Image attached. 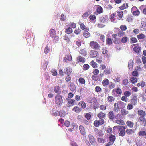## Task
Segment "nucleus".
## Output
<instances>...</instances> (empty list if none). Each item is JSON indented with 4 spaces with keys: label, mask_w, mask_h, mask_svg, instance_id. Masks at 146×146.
I'll return each mask as SVG.
<instances>
[{
    "label": "nucleus",
    "mask_w": 146,
    "mask_h": 146,
    "mask_svg": "<svg viewBox=\"0 0 146 146\" xmlns=\"http://www.w3.org/2000/svg\"><path fill=\"white\" fill-rule=\"evenodd\" d=\"M137 114L139 116V122L142 123L144 126H146V119L145 117L146 115L145 112L143 110H139L137 111Z\"/></svg>",
    "instance_id": "nucleus-1"
},
{
    "label": "nucleus",
    "mask_w": 146,
    "mask_h": 146,
    "mask_svg": "<svg viewBox=\"0 0 146 146\" xmlns=\"http://www.w3.org/2000/svg\"><path fill=\"white\" fill-rule=\"evenodd\" d=\"M127 126H115L113 127V132L116 129L118 130V132H120L119 135L122 137L124 136L125 134V129Z\"/></svg>",
    "instance_id": "nucleus-2"
},
{
    "label": "nucleus",
    "mask_w": 146,
    "mask_h": 146,
    "mask_svg": "<svg viewBox=\"0 0 146 146\" xmlns=\"http://www.w3.org/2000/svg\"><path fill=\"white\" fill-rule=\"evenodd\" d=\"M89 45L92 49L95 50L100 49V46L98 43L94 41H90L89 43Z\"/></svg>",
    "instance_id": "nucleus-3"
},
{
    "label": "nucleus",
    "mask_w": 146,
    "mask_h": 146,
    "mask_svg": "<svg viewBox=\"0 0 146 146\" xmlns=\"http://www.w3.org/2000/svg\"><path fill=\"white\" fill-rule=\"evenodd\" d=\"M55 101L58 105H60L63 102V100L62 96L60 94L57 95L55 97Z\"/></svg>",
    "instance_id": "nucleus-4"
},
{
    "label": "nucleus",
    "mask_w": 146,
    "mask_h": 146,
    "mask_svg": "<svg viewBox=\"0 0 146 146\" xmlns=\"http://www.w3.org/2000/svg\"><path fill=\"white\" fill-rule=\"evenodd\" d=\"M132 46L133 47L134 46L133 48V50L134 52L137 54H139L140 53L141 50V48L139 46L138 44H134L132 45Z\"/></svg>",
    "instance_id": "nucleus-5"
},
{
    "label": "nucleus",
    "mask_w": 146,
    "mask_h": 146,
    "mask_svg": "<svg viewBox=\"0 0 146 146\" xmlns=\"http://www.w3.org/2000/svg\"><path fill=\"white\" fill-rule=\"evenodd\" d=\"M98 54V52L95 50H91L89 53V56L91 58H95L96 57Z\"/></svg>",
    "instance_id": "nucleus-6"
},
{
    "label": "nucleus",
    "mask_w": 146,
    "mask_h": 146,
    "mask_svg": "<svg viewBox=\"0 0 146 146\" xmlns=\"http://www.w3.org/2000/svg\"><path fill=\"white\" fill-rule=\"evenodd\" d=\"M108 117L110 119L112 120L114 119L115 116L114 112L112 111L111 110L109 112Z\"/></svg>",
    "instance_id": "nucleus-7"
},
{
    "label": "nucleus",
    "mask_w": 146,
    "mask_h": 146,
    "mask_svg": "<svg viewBox=\"0 0 146 146\" xmlns=\"http://www.w3.org/2000/svg\"><path fill=\"white\" fill-rule=\"evenodd\" d=\"M76 61L78 63L80 62L83 63L85 62V59L84 57L79 56L77 58Z\"/></svg>",
    "instance_id": "nucleus-8"
},
{
    "label": "nucleus",
    "mask_w": 146,
    "mask_h": 146,
    "mask_svg": "<svg viewBox=\"0 0 146 146\" xmlns=\"http://www.w3.org/2000/svg\"><path fill=\"white\" fill-rule=\"evenodd\" d=\"M140 30L142 31H146V23H141L139 27Z\"/></svg>",
    "instance_id": "nucleus-9"
},
{
    "label": "nucleus",
    "mask_w": 146,
    "mask_h": 146,
    "mask_svg": "<svg viewBox=\"0 0 146 146\" xmlns=\"http://www.w3.org/2000/svg\"><path fill=\"white\" fill-rule=\"evenodd\" d=\"M72 69L70 67H67L64 69V72L67 74H69L72 73Z\"/></svg>",
    "instance_id": "nucleus-10"
},
{
    "label": "nucleus",
    "mask_w": 146,
    "mask_h": 146,
    "mask_svg": "<svg viewBox=\"0 0 146 146\" xmlns=\"http://www.w3.org/2000/svg\"><path fill=\"white\" fill-rule=\"evenodd\" d=\"M128 66L130 70H132L133 66V62L132 60H130L129 61L128 63Z\"/></svg>",
    "instance_id": "nucleus-11"
},
{
    "label": "nucleus",
    "mask_w": 146,
    "mask_h": 146,
    "mask_svg": "<svg viewBox=\"0 0 146 146\" xmlns=\"http://www.w3.org/2000/svg\"><path fill=\"white\" fill-rule=\"evenodd\" d=\"M87 101L90 103L95 102L96 101V99L94 97H88L87 99Z\"/></svg>",
    "instance_id": "nucleus-12"
},
{
    "label": "nucleus",
    "mask_w": 146,
    "mask_h": 146,
    "mask_svg": "<svg viewBox=\"0 0 146 146\" xmlns=\"http://www.w3.org/2000/svg\"><path fill=\"white\" fill-rule=\"evenodd\" d=\"M63 60L65 62H67V60L72 61V57L71 55H67V57H64Z\"/></svg>",
    "instance_id": "nucleus-13"
},
{
    "label": "nucleus",
    "mask_w": 146,
    "mask_h": 146,
    "mask_svg": "<svg viewBox=\"0 0 146 146\" xmlns=\"http://www.w3.org/2000/svg\"><path fill=\"white\" fill-rule=\"evenodd\" d=\"M72 110L76 113H78L81 111L82 109L78 106H76L72 109Z\"/></svg>",
    "instance_id": "nucleus-14"
},
{
    "label": "nucleus",
    "mask_w": 146,
    "mask_h": 146,
    "mask_svg": "<svg viewBox=\"0 0 146 146\" xmlns=\"http://www.w3.org/2000/svg\"><path fill=\"white\" fill-rule=\"evenodd\" d=\"M89 140L91 144L92 145L94 144L95 141L94 137L91 135L90 134L88 135Z\"/></svg>",
    "instance_id": "nucleus-15"
},
{
    "label": "nucleus",
    "mask_w": 146,
    "mask_h": 146,
    "mask_svg": "<svg viewBox=\"0 0 146 146\" xmlns=\"http://www.w3.org/2000/svg\"><path fill=\"white\" fill-rule=\"evenodd\" d=\"M88 31L86 30L83 33V35L85 38H88L90 36V34Z\"/></svg>",
    "instance_id": "nucleus-16"
},
{
    "label": "nucleus",
    "mask_w": 146,
    "mask_h": 146,
    "mask_svg": "<svg viewBox=\"0 0 146 146\" xmlns=\"http://www.w3.org/2000/svg\"><path fill=\"white\" fill-rule=\"evenodd\" d=\"M80 53L84 56H86L87 54V49L85 48L82 49L80 52Z\"/></svg>",
    "instance_id": "nucleus-17"
},
{
    "label": "nucleus",
    "mask_w": 146,
    "mask_h": 146,
    "mask_svg": "<svg viewBox=\"0 0 146 146\" xmlns=\"http://www.w3.org/2000/svg\"><path fill=\"white\" fill-rule=\"evenodd\" d=\"M96 8V11L98 14H100L102 13L103 11L102 7L100 6L97 5Z\"/></svg>",
    "instance_id": "nucleus-18"
},
{
    "label": "nucleus",
    "mask_w": 146,
    "mask_h": 146,
    "mask_svg": "<svg viewBox=\"0 0 146 146\" xmlns=\"http://www.w3.org/2000/svg\"><path fill=\"white\" fill-rule=\"evenodd\" d=\"M110 81L108 79H105L102 82V84L103 86L105 87L109 84Z\"/></svg>",
    "instance_id": "nucleus-19"
},
{
    "label": "nucleus",
    "mask_w": 146,
    "mask_h": 146,
    "mask_svg": "<svg viewBox=\"0 0 146 146\" xmlns=\"http://www.w3.org/2000/svg\"><path fill=\"white\" fill-rule=\"evenodd\" d=\"M66 100L68 101V104L72 106L76 102L75 100L74 99H68V98H67Z\"/></svg>",
    "instance_id": "nucleus-20"
},
{
    "label": "nucleus",
    "mask_w": 146,
    "mask_h": 146,
    "mask_svg": "<svg viewBox=\"0 0 146 146\" xmlns=\"http://www.w3.org/2000/svg\"><path fill=\"white\" fill-rule=\"evenodd\" d=\"M92 79V80L98 81L100 80V78L99 76H98V75L93 74L91 77Z\"/></svg>",
    "instance_id": "nucleus-21"
},
{
    "label": "nucleus",
    "mask_w": 146,
    "mask_h": 146,
    "mask_svg": "<svg viewBox=\"0 0 146 146\" xmlns=\"http://www.w3.org/2000/svg\"><path fill=\"white\" fill-rule=\"evenodd\" d=\"M97 116L100 119H102L105 117L106 114L103 112H100L98 114Z\"/></svg>",
    "instance_id": "nucleus-22"
},
{
    "label": "nucleus",
    "mask_w": 146,
    "mask_h": 146,
    "mask_svg": "<svg viewBox=\"0 0 146 146\" xmlns=\"http://www.w3.org/2000/svg\"><path fill=\"white\" fill-rule=\"evenodd\" d=\"M145 37V35L143 33H140L137 36V37L139 40L144 39Z\"/></svg>",
    "instance_id": "nucleus-23"
},
{
    "label": "nucleus",
    "mask_w": 146,
    "mask_h": 146,
    "mask_svg": "<svg viewBox=\"0 0 146 146\" xmlns=\"http://www.w3.org/2000/svg\"><path fill=\"white\" fill-rule=\"evenodd\" d=\"M55 92L56 93L59 94L61 93V91L60 87L58 86H55L54 88Z\"/></svg>",
    "instance_id": "nucleus-24"
},
{
    "label": "nucleus",
    "mask_w": 146,
    "mask_h": 146,
    "mask_svg": "<svg viewBox=\"0 0 146 146\" xmlns=\"http://www.w3.org/2000/svg\"><path fill=\"white\" fill-rule=\"evenodd\" d=\"M56 34V31L53 29H51L50 31V35L51 37H53Z\"/></svg>",
    "instance_id": "nucleus-25"
},
{
    "label": "nucleus",
    "mask_w": 146,
    "mask_h": 146,
    "mask_svg": "<svg viewBox=\"0 0 146 146\" xmlns=\"http://www.w3.org/2000/svg\"><path fill=\"white\" fill-rule=\"evenodd\" d=\"M115 123L120 125H124L125 123L124 120L121 119L115 120Z\"/></svg>",
    "instance_id": "nucleus-26"
},
{
    "label": "nucleus",
    "mask_w": 146,
    "mask_h": 146,
    "mask_svg": "<svg viewBox=\"0 0 146 146\" xmlns=\"http://www.w3.org/2000/svg\"><path fill=\"white\" fill-rule=\"evenodd\" d=\"M117 29L119 31V32L117 33L118 36L121 37L125 35V32L123 31H121L119 28H117Z\"/></svg>",
    "instance_id": "nucleus-27"
},
{
    "label": "nucleus",
    "mask_w": 146,
    "mask_h": 146,
    "mask_svg": "<svg viewBox=\"0 0 146 146\" xmlns=\"http://www.w3.org/2000/svg\"><path fill=\"white\" fill-rule=\"evenodd\" d=\"M80 27L81 29L82 30L85 31L87 30H89V29H88L87 27L83 23H82L80 24Z\"/></svg>",
    "instance_id": "nucleus-28"
},
{
    "label": "nucleus",
    "mask_w": 146,
    "mask_h": 146,
    "mask_svg": "<svg viewBox=\"0 0 146 146\" xmlns=\"http://www.w3.org/2000/svg\"><path fill=\"white\" fill-rule=\"evenodd\" d=\"M80 130L81 134L84 135L85 134V132L84 127L82 125L80 126L79 127Z\"/></svg>",
    "instance_id": "nucleus-29"
},
{
    "label": "nucleus",
    "mask_w": 146,
    "mask_h": 146,
    "mask_svg": "<svg viewBox=\"0 0 146 146\" xmlns=\"http://www.w3.org/2000/svg\"><path fill=\"white\" fill-rule=\"evenodd\" d=\"M115 98L111 96H108L107 98L108 102H111L114 101Z\"/></svg>",
    "instance_id": "nucleus-30"
},
{
    "label": "nucleus",
    "mask_w": 146,
    "mask_h": 146,
    "mask_svg": "<svg viewBox=\"0 0 146 146\" xmlns=\"http://www.w3.org/2000/svg\"><path fill=\"white\" fill-rule=\"evenodd\" d=\"M138 134L140 136L142 137L145 135V138L146 139V131H141L138 132Z\"/></svg>",
    "instance_id": "nucleus-31"
},
{
    "label": "nucleus",
    "mask_w": 146,
    "mask_h": 146,
    "mask_svg": "<svg viewBox=\"0 0 146 146\" xmlns=\"http://www.w3.org/2000/svg\"><path fill=\"white\" fill-rule=\"evenodd\" d=\"M123 15V13L122 11L121 10L117 11V15L119 17V18L120 19L122 18Z\"/></svg>",
    "instance_id": "nucleus-32"
},
{
    "label": "nucleus",
    "mask_w": 146,
    "mask_h": 146,
    "mask_svg": "<svg viewBox=\"0 0 146 146\" xmlns=\"http://www.w3.org/2000/svg\"><path fill=\"white\" fill-rule=\"evenodd\" d=\"M114 91H115L116 93L118 95H121L122 93V90L121 89L119 88L113 89L112 92H113Z\"/></svg>",
    "instance_id": "nucleus-33"
},
{
    "label": "nucleus",
    "mask_w": 146,
    "mask_h": 146,
    "mask_svg": "<svg viewBox=\"0 0 146 146\" xmlns=\"http://www.w3.org/2000/svg\"><path fill=\"white\" fill-rule=\"evenodd\" d=\"M127 125L130 128H132L133 127L134 123L133 122L130 121H127L126 123Z\"/></svg>",
    "instance_id": "nucleus-34"
},
{
    "label": "nucleus",
    "mask_w": 146,
    "mask_h": 146,
    "mask_svg": "<svg viewBox=\"0 0 146 146\" xmlns=\"http://www.w3.org/2000/svg\"><path fill=\"white\" fill-rule=\"evenodd\" d=\"M119 106H118V103H115L114 104V107L113 108V110L115 111H118L119 108Z\"/></svg>",
    "instance_id": "nucleus-35"
},
{
    "label": "nucleus",
    "mask_w": 146,
    "mask_h": 146,
    "mask_svg": "<svg viewBox=\"0 0 146 146\" xmlns=\"http://www.w3.org/2000/svg\"><path fill=\"white\" fill-rule=\"evenodd\" d=\"M90 64L94 68H96L97 67V64L93 60L91 61L90 62Z\"/></svg>",
    "instance_id": "nucleus-36"
},
{
    "label": "nucleus",
    "mask_w": 146,
    "mask_h": 146,
    "mask_svg": "<svg viewBox=\"0 0 146 146\" xmlns=\"http://www.w3.org/2000/svg\"><path fill=\"white\" fill-rule=\"evenodd\" d=\"M109 138L110 141L114 143L116 139V137L115 135H112L109 136Z\"/></svg>",
    "instance_id": "nucleus-37"
},
{
    "label": "nucleus",
    "mask_w": 146,
    "mask_h": 146,
    "mask_svg": "<svg viewBox=\"0 0 146 146\" xmlns=\"http://www.w3.org/2000/svg\"><path fill=\"white\" fill-rule=\"evenodd\" d=\"M137 40L135 37H131L130 39V42L131 44L136 43L137 42Z\"/></svg>",
    "instance_id": "nucleus-38"
},
{
    "label": "nucleus",
    "mask_w": 146,
    "mask_h": 146,
    "mask_svg": "<svg viewBox=\"0 0 146 146\" xmlns=\"http://www.w3.org/2000/svg\"><path fill=\"white\" fill-rule=\"evenodd\" d=\"M78 105L80 106L83 109L85 108L86 107V104L83 101L80 102L78 103Z\"/></svg>",
    "instance_id": "nucleus-39"
},
{
    "label": "nucleus",
    "mask_w": 146,
    "mask_h": 146,
    "mask_svg": "<svg viewBox=\"0 0 146 146\" xmlns=\"http://www.w3.org/2000/svg\"><path fill=\"white\" fill-rule=\"evenodd\" d=\"M130 80L132 84H135L137 82L138 79L136 77H132L131 78Z\"/></svg>",
    "instance_id": "nucleus-40"
},
{
    "label": "nucleus",
    "mask_w": 146,
    "mask_h": 146,
    "mask_svg": "<svg viewBox=\"0 0 146 146\" xmlns=\"http://www.w3.org/2000/svg\"><path fill=\"white\" fill-rule=\"evenodd\" d=\"M72 29L70 27L67 28L65 31V33L67 34H70L72 33Z\"/></svg>",
    "instance_id": "nucleus-41"
},
{
    "label": "nucleus",
    "mask_w": 146,
    "mask_h": 146,
    "mask_svg": "<svg viewBox=\"0 0 146 146\" xmlns=\"http://www.w3.org/2000/svg\"><path fill=\"white\" fill-rule=\"evenodd\" d=\"M126 133L128 135L132 134L134 133V131L132 129H127L126 131Z\"/></svg>",
    "instance_id": "nucleus-42"
},
{
    "label": "nucleus",
    "mask_w": 146,
    "mask_h": 146,
    "mask_svg": "<svg viewBox=\"0 0 146 146\" xmlns=\"http://www.w3.org/2000/svg\"><path fill=\"white\" fill-rule=\"evenodd\" d=\"M78 82L80 84H85L86 82L85 79L82 77H80L79 79Z\"/></svg>",
    "instance_id": "nucleus-43"
},
{
    "label": "nucleus",
    "mask_w": 146,
    "mask_h": 146,
    "mask_svg": "<svg viewBox=\"0 0 146 146\" xmlns=\"http://www.w3.org/2000/svg\"><path fill=\"white\" fill-rule=\"evenodd\" d=\"M128 4H123L122 5L119 7V9L120 10H124L128 7Z\"/></svg>",
    "instance_id": "nucleus-44"
},
{
    "label": "nucleus",
    "mask_w": 146,
    "mask_h": 146,
    "mask_svg": "<svg viewBox=\"0 0 146 146\" xmlns=\"http://www.w3.org/2000/svg\"><path fill=\"white\" fill-rule=\"evenodd\" d=\"M59 115L61 117H63L65 115V112L64 111L61 110L58 112Z\"/></svg>",
    "instance_id": "nucleus-45"
},
{
    "label": "nucleus",
    "mask_w": 146,
    "mask_h": 146,
    "mask_svg": "<svg viewBox=\"0 0 146 146\" xmlns=\"http://www.w3.org/2000/svg\"><path fill=\"white\" fill-rule=\"evenodd\" d=\"M121 115L123 116L126 115L128 113V112L125 109H123L121 111Z\"/></svg>",
    "instance_id": "nucleus-46"
},
{
    "label": "nucleus",
    "mask_w": 146,
    "mask_h": 146,
    "mask_svg": "<svg viewBox=\"0 0 146 146\" xmlns=\"http://www.w3.org/2000/svg\"><path fill=\"white\" fill-rule=\"evenodd\" d=\"M106 43L107 45H111L112 44V41L111 38H108L106 40Z\"/></svg>",
    "instance_id": "nucleus-47"
},
{
    "label": "nucleus",
    "mask_w": 146,
    "mask_h": 146,
    "mask_svg": "<svg viewBox=\"0 0 146 146\" xmlns=\"http://www.w3.org/2000/svg\"><path fill=\"white\" fill-rule=\"evenodd\" d=\"M113 42L116 44H119L120 42V39L118 38H116L113 40Z\"/></svg>",
    "instance_id": "nucleus-48"
},
{
    "label": "nucleus",
    "mask_w": 146,
    "mask_h": 146,
    "mask_svg": "<svg viewBox=\"0 0 146 146\" xmlns=\"http://www.w3.org/2000/svg\"><path fill=\"white\" fill-rule=\"evenodd\" d=\"M128 40V38L127 37H123L121 40V42L123 43H125L127 42Z\"/></svg>",
    "instance_id": "nucleus-49"
},
{
    "label": "nucleus",
    "mask_w": 146,
    "mask_h": 146,
    "mask_svg": "<svg viewBox=\"0 0 146 146\" xmlns=\"http://www.w3.org/2000/svg\"><path fill=\"white\" fill-rule=\"evenodd\" d=\"M104 74L105 75H107L111 73V71L109 69H105L103 71Z\"/></svg>",
    "instance_id": "nucleus-50"
},
{
    "label": "nucleus",
    "mask_w": 146,
    "mask_h": 146,
    "mask_svg": "<svg viewBox=\"0 0 146 146\" xmlns=\"http://www.w3.org/2000/svg\"><path fill=\"white\" fill-rule=\"evenodd\" d=\"M69 88L72 91H74L76 90V87L74 84H71L70 85Z\"/></svg>",
    "instance_id": "nucleus-51"
},
{
    "label": "nucleus",
    "mask_w": 146,
    "mask_h": 146,
    "mask_svg": "<svg viewBox=\"0 0 146 146\" xmlns=\"http://www.w3.org/2000/svg\"><path fill=\"white\" fill-rule=\"evenodd\" d=\"M50 51V48L47 45L44 50V52L45 54L48 53Z\"/></svg>",
    "instance_id": "nucleus-52"
},
{
    "label": "nucleus",
    "mask_w": 146,
    "mask_h": 146,
    "mask_svg": "<svg viewBox=\"0 0 146 146\" xmlns=\"http://www.w3.org/2000/svg\"><path fill=\"white\" fill-rule=\"evenodd\" d=\"M140 12L139 10L137 9L133 12V14L134 16H138L140 14Z\"/></svg>",
    "instance_id": "nucleus-53"
},
{
    "label": "nucleus",
    "mask_w": 146,
    "mask_h": 146,
    "mask_svg": "<svg viewBox=\"0 0 146 146\" xmlns=\"http://www.w3.org/2000/svg\"><path fill=\"white\" fill-rule=\"evenodd\" d=\"M89 14L87 11H86L82 15V17L83 19H86L88 16Z\"/></svg>",
    "instance_id": "nucleus-54"
},
{
    "label": "nucleus",
    "mask_w": 146,
    "mask_h": 146,
    "mask_svg": "<svg viewBox=\"0 0 146 146\" xmlns=\"http://www.w3.org/2000/svg\"><path fill=\"white\" fill-rule=\"evenodd\" d=\"M99 71L98 69L95 68L93 70L92 73L93 74L98 75L99 73Z\"/></svg>",
    "instance_id": "nucleus-55"
},
{
    "label": "nucleus",
    "mask_w": 146,
    "mask_h": 146,
    "mask_svg": "<svg viewBox=\"0 0 146 146\" xmlns=\"http://www.w3.org/2000/svg\"><path fill=\"white\" fill-rule=\"evenodd\" d=\"M95 90L96 92L98 93L101 92L102 89L100 86H97L95 87Z\"/></svg>",
    "instance_id": "nucleus-56"
},
{
    "label": "nucleus",
    "mask_w": 146,
    "mask_h": 146,
    "mask_svg": "<svg viewBox=\"0 0 146 146\" xmlns=\"http://www.w3.org/2000/svg\"><path fill=\"white\" fill-rule=\"evenodd\" d=\"M121 114L119 113L117 114L115 116V119H116V120L120 119L121 118Z\"/></svg>",
    "instance_id": "nucleus-57"
},
{
    "label": "nucleus",
    "mask_w": 146,
    "mask_h": 146,
    "mask_svg": "<svg viewBox=\"0 0 146 146\" xmlns=\"http://www.w3.org/2000/svg\"><path fill=\"white\" fill-rule=\"evenodd\" d=\"M122 82L123 84L125 86L127 85L129 83L128 80L127 79H124L123 80Z\"/></svg>",
    "instance_id": "nucleus-58"
},
{
    "label": "nucleus",
    "mask_w": 146,
    "mask_h": 146,
    "mask_svg": "<svg viewBox=\"0 0 146 146\" xmlns=\"http://www.w3.org/2000/svg\"><path fill=\"white\" fill-rule=\"evenodd\" d=\"M94 125L96 127H98L100 125L99 121L97 120H95L94 121Z\"/></svg>",
    "instance_id": "nucleus-59"
},
{
    "label": "nucleus",
    "mask_w": 146,
    "mask_h": 146,
    "mask_svg": "<svg viewBox=\"0 0 146 146\" xmlns=\"http://www.w3.org/2000/svg\"><path fill=\"white\" fill-rule=\"evenodd\" d=\"M102 53L103 54H106L107 55H108L107 53L108 52L107 50L106 47L103 48L102 50Z\"/></svg>",
    "instance_id": "nucleus-60"
},
{
    "label": "nucleus",
    "mask_w": 146,
    "mask_h": 146,
    "mask_svg": "<svg viewBox=\"0 0 146 146\" xmlns=\"http://www.w3.org/2000/svg\"><path fill=\"white\" fill-rule=\"evenodd\" d=\"M118 103L119 105L121 106V108H124L125 106V104L122 101L119 102Z\"/></svg>",
    "instance_id": "nucleus-61"
},
{
    "label": "nucleus",
    "mask_w": 146,
    "mask_h": 146,
    "mask_svg": "<svg viewBox=\"0 0 146 146\" xmlns=\"http://www.w3.org/2000/svg\"><path fill=\"white\" fill-rule=\"evenodd\" d=\"M89 67L90 66L88 64H85L83 66V69L84 70H86L88 69Z\"/></svg>",
    "instance_id": "nucleus-62"
},
{
    "label": "nucleus",
    "mask_w": 146,
    "mask_h": 146,
    "mask_svg": "<svg viewBox=\"0 0 146 146\" xmlns=\"http://www.w3.org/2000/svg\"><path fill=\"white\" fill-rule=\"evenodd\" d=\"M120 29L122 31H124L126 30L127 29V27L125 25H122L120 26Z\"/></svg>",
    "instance_id": "nucleus-63"
},
{
    "label": "nucleus",
    "mask_w": 146,
    "mask_h": 146,
    "mask_svg": "<svg viewBox=\"0 0 146 146\" xmlns=\"http://www.w3.org/2000/svg\"><path fill=\"white\" fill-rule=\"evenodd\" d=\"M100 19V21L102 23L106 22L107 21V20L105 17H101Z\"/></svg>",
    "instance_id": "nucleus-64"
}]
</instances>
